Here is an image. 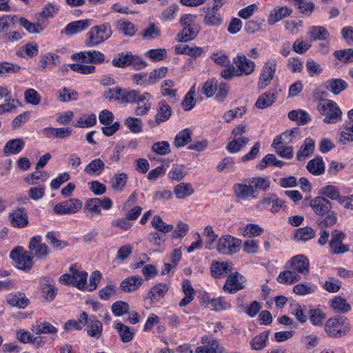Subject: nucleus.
I'll return each mask as SVG.
<instances>
[{
  "label": "nucleus",
  "mask_w": 353,
  "mask_h": 353,
  "mask_svg": "<svg viewBox=\"0 0 353 353\" xmlns=\"http://www.w3.org/2000/svg\"><path fill=\"white\" fill-rule=\"evenodd\" d=\"M334 57L345 63L353 62V48L336 50L334 52Z\"/></svg>",
  "instance_id": "nucleus-60"
},
{
  "label": "nucleus",
  "mask_w": 353,
  "mask_h": 353,
  "mask_svg": "<svg viewBox=\"0 0 353 353\" xmlns=\"http://www.w3.org/2000/svg\"><path fill=\"white\" fill-rule=\"evenodd\" d=\"M292 12L290 8L280 7L276 8L271 11L268 20L269 25H274L275 23L281 21L283 18L290 16Z\"/></svg>",
  "instance_id": "nucleus-24"
},
{
  "label": "nucleus",
  "mask_w": 353,
  "mask_h": 353,
  "mask_svg": "<svg viewBox=\"0 0 353 353\" xmlns=\"http://www.w3.org/2000/svg\"><path fill=\"white\" fill-rule=\"evenodd\" d=\"M269 336V332L265 331L256 335L250 341V345L252 350H261L265 346L266 341Z\"/></svg>",
  "instance_id": "nucleus-48"
},
{
  "label": "nucleus",
  "mask_w": 353,
  "mask_h": 353,
  "mask_svg": "<svg viewBox=\"0 0 353 353\" xmlns=\"http://www.w3.org/2000/svg\"><path fill=\"white\" fill-rule=\"evenodd\" d=\"M308 35L312 41H322L327 39L330 34L323 26H312L308 30Z\"/></svg>",
  "instance_id": "nucleus-41"
},
{
  "label": "nucleus",
  "mask_w": 353,
  "mask_h": 353,
  "mask_svg": "<svg viewBox=\"0 0 353 353\" xmlns=\"http://www.w3.org/2000/svg\"><path fill=\"white\" fill-rule=\"evenodd\" d=\"M324 87L334 94L338 95L347 88L348 84L341 79H331L325 82Z\"/></svg>",
  "instance_id": "nucleus-22"
},
{
  "label": "nucleus",
  "mask_w": 353,
  "mask_h": 353,
  "mask_svg": "<svg viewBox=\"0 0 353 353\" xmlns=\"http://www.w3.org/2000/svg\"><path fill=\"white\" fill-rule=\"evenodd\" d=\"M245 281V278L237 272L230 274L223 286V290L229 293H235L244 288Z\"/></svg>",
  "instance_id": "nucleus-9"
},
{
  "label": "nucleus",
  "mask_w": 353,
  "mask_h": 353,
  "mask_svg": "<svg viewBox=\"0 0 353 353\" xmlns=\"http://www.w3.org/2000/svg\"><path fill=\"white\" fill-rule=\"evenodd\" d=\"M219 9L208 8L205 11L204 17V23L208 26H218L223 23V19L221 15L217 12Z\"/></svg>",
  "instance_id": "nucleus-26"
},
{
  "label": "nucleus",
  "mask_w": 353,
  "mask_h": 353,
  "mask_svg": "<svg viewBox=\"0 0 353 353\" xmlns=\"http://www.w3.org/2000/svg\"><path fill=\"white\" fill-rule=\"evenodd\" d=\"M111 310L114 315L121 316L129 313L130 305L126 302L118 301L112 305Z\"/></svg>",
  "instance_id": "nucleus-57"
},
{
  "label": "nucleus",
  "mask_w": 353,
  "mask_h": 353,
  "mask_svg": "<svg viewBox=\"0 0 353 353\" xmlns=\"http://www.w3.org/2000/svg\"><path fill=\"white\" fill-rule=\"evenodd\" d=\"M130 55L131 52H127L125 54H119L117 57H114L112 63L114 66L118 68H125L130 65Z\"/></svg>",
  "instance_id": "nucleus-61"
},
{
  "label": "nucleus",
  "mask_w": 353,
  "mask_h": 353,
  "mask_svg": "<svg viewBox=\"0 0 353 353\" xmlns=\"http://www.w3.org/2000/svg\"><path fill=\"white\" fill-rule=\"evenodd\" d=\"M168 290L169 287L165 283H159L150 288L146 299H150L151 303H155L165 296Z\"/></svg>",
  "instance_id": "nucleus-18"
},
{
  "label": "nucleus",
  "mask_w": 353,
  "mask_h": 353,
  "mask_svg": "<svg viewBox=\"0 0 353 353\" xmlns=\"http://www.w3.org/2000/svg\"><path fill=\"white\" fill-rule=\"evenodd\" d=\"M128 179V175L124 172L114 174L112 179V188L114 190L122 191L127 183Z\"/></svg>",
  "instance_id": "nucleus-52"
},
{
  "label": "nucleus",
  "mask_w": 353,
  "mask_h": 353,
  "mask_svg": "<svg viewBox=\"0 0 353 353\" xmlns=\"http://www.w3.org/2000/svg\"><path fill=\"white\" fill-rule=\"evenodd\" d=\"M88 321V314L85 312H83L79 318L78 321L69 320L63 326V329L65 331L71 330H81Z\"/></svg>",
  "instance_id": "nucleus-29"
},
{
  "label": "nucleus",
  "mask_w": 353,
  "mask_h": 353,
  "mask_svg": "<svg viewBox=\"0 0 353 353\" xmlns=\"http://www.w3.org/2000/svg\"><path fill=\"white\" fill-rule=\"evenodd\" d=\"M318 111L325 116L323 122L336 123L341 119L342 111L336 102L330 99H321L317 105Z\"/></svg>",
  "instance_id": "nucleus-2"
},
{
  "label": "nucleus",
  "mask_w": 353,
  "mask_h": 353,
  "mask_svg": "<svg viewBox=\"0 0 353 353\" xmlns=\"http://www.w3.org/2000/svg\"><path fill=\"white\" fill-rule=\"evenodd\" d=\"M87 334L90 337L99 339L102 334L103 325L102 323L97 319L96 316L89 319Z\"/></svg>",
  "instance_id": "nucleus-31"
},
{
  "label": "nucleus",
  "mask_w": 353,
  "mask_h": 353,
  "mask_svg": "<svg viewBox=\"0 0 353 353\" xmlns=\"http://www.w3.org/2000/svg\"><path fill=\"white\" fill-rule=\"evenodd\" d=\"M152 225L157 231L163 233H168L171 232L174 227L172 225L166 224L163 221L161 217L159 215H155L152 221Z\"/></svg>",
  "instance_id": "nucleus-54"
},
{
  "label": "nucleus",
  "mask_w": 353,
  "mask_h": 353,
  "mask_svg": "<svg viewBox=\"0 0 353 353\" xmlns=\"http://www.w3.org/2000/svg\"><path fill=\"white\" fill-rule=\"evenodd\" d=\"M249 141L250 139L245 137H240L239 139H234L228 143L227 150L230 153H236L245 147Z\"/></svg>",
  "instance_id": "nucleus-50"
},
{
  "label": "nucleus",
  "mask_w": 353,
  "mask_h": 353,
  "mask_svg": "<svg viewBox=\"0 0 353 353\" xmlns=\"http://www.w3.org/2000/svg\"><path fill=\"white\" fill-rule=\"evenodd\" d=\"M151 98V94L149 92H144L141 94V97H139L137 101V107L135 110L137 115H144L151 108V103L149 102V99Z\"/></svg>",
  "instance_id": "nucleus-28"
},
{
  "label": "nucleus",
  "mask_w": 353,
  "mask_h": 353,
  "mask_svg": "<svg viewBox=\"0 0 353 353\" xmlns=\"http://www.w3.org/2000/svg\"><path fill=\"white\" fill-rule=\"evenodd\" d=\"M59 56L53 53H46L40 56L38 65L42 70H50L59 63Z\"/></svg>",
  "instance_id": "nucleus-25"
},
{
  "label": "nucleus",
  "mask_w": 353,
  "mask_h": 353,
  "mask_svg": "<svg viewBox=\"0 0 353 353\" xmlns=\"http://www.w3.org/2000/svg\"><path fill=\"white\" fill-rule=\"evenodd\" d=\"M8 219L12 226L23 228L28 223V216L24 208H16L9 213Z\"/></svg>",
  "instance_id": "nucleus-11"
},
{
  "label": "nucleus",
  "mask_w": 353,
  "mask_h": 353,
  "mask_svg": "<svg viewBox=\"0 0 353 353\" xmlns=\"http://www.w3.org/2000/svg\"><path fill=\"white\" fill-rule=\"evenodd\" d=\"M112 34L110 25L101 23L92 26L86 34L85 44L87 47H95L108 40Z\"/></svg>",
  "instance_id": "nucleus-1"
},
{
  "label": "nucleus",
  "mask_w": 353,
  "mask_h": 353,
  "mask_svg": "<svg viewBox=\"0 0 353 353\" xmlns=\"http://www.w3.org/2000/svg\"><path fill=\"white\" fill-rule=\"evenodd\" d=\"M28 248L34 250V257L39 259H46L49 254L48 247L41 243V236H34L30 239Z\"/></svg>",
  "instance_id": "nucleus-15"
},
{
  "label": "nucleus",
  "mask_w": 353,
  "mask_h": 353,
  "mask_svg": "<svg viewBox=\"0 0 353 353\" xmlns=\"http://www.w3.org/2000/svg\"><path fill=\"white\" fill-rule=\"evenodd\" d=\"M143 283V279L139 275H134L124 279L120 284L121 290L130 293L137 290Z\"/></svg>",
  "instance_id": "nucleus-19"
},
{
  "label": "nucleus",
  "mask_w": 353,
  "mask_h": 353,
  "mask_svg": "<svg viewBox=\"0 0 353 353\" xmlns=\"http://www.w3.org/2000/svg\"><path fill=\"white\" fill-rule=\"evenodd\" d=\"M199 31L200 26L197 24H192L189 27H185L177 34V41L179 42L190 41L197 37Z\"/></svg>",
  "instance_id": "nucleus-21"
},
{
  "label": "nucleus",
  "mask_w": 353,
  "mask_h": 353,
  "mask_svg": "<svg viewBox=\"0 0 353 353\" xmlns=\"http://www.w3.org/2000/svg\"><path fill=\"white\" fill-rule=\"evenodd\" d=\"M174 192L177 199H185L194 193V189L189 183H181L175 186Z\"/></svg>",
  "instance_id": "nucleus-44"
},
{
  "label": "nucleus",
  "mask_w": 353,
  "mask_h": 353,
  "mask_svg": "<svg viewBox=\"0 0 353 353\" xmlns=\"http://www.w3.org/2000/svg\"><path fill=\"white\" fill-rule=\"evenodd\" d=\"M39 285L43 299L47 301L54 300L58 291L54 281L50 277H42Z\"/></svg>",
  "instance_id": "nucleus-12"
},
{
  "label": "nucleus",
  "mask_w": 353,
  "mask_h": 353,
  "mask_svg": "<svg viewBox=\"0 0 353 353\" xmlns=\"http://www.w3.org/2000/svg\"><path fill=\"white\" fill-rule=\"evenodd\" d=\"M25 143L21 138L8 141L3 148V152L8 155L10 154H19L23 148Z\"/></svg>",
  "instance_id": "nucleus-32"
},
{
  "label": "nucleus",
  "mask_w": 353,
  "mask_h": 353,
  "mask_svg": "<svg viewBox=\"0 0 353 353\" xmlns=\"http://www.w3.org/2000/svg\"><path fill=\"white\" fill-rule=\"evenodd\" d=\"M171 108L168 103L164 100L160 101L158 104L157 113L155 116V122L159 125L168 121L171 116Z\"/></svg>",
  "instance_id": "nucleus-23"
},
{
  "label": "nucleus",
  "mask_w": 353,
  "mask_h": 353,
  "mask_svg": "<svg viewBox=\"0 0 353 353\" xmlns=\"http://www.w3.org/2000/svg\"><path fill=\"white\" fill-rule=\"evenodd\" d=\"M105 168V163L101 159L91 161L85 168L84 172L89 175H100Z\"/></svg>",
  "instance_id": "nucleus-39"
},
{
  "label": "nucleus",
  "mask_w": 353,
  "mask_h": 353,
  "mask_svg": "<svg viewBox=\"0 0 353 353\" xmlns=\"http://www.w3.org/2000/svg\"><path fill=\"white\" fill-rule=\"evenodd\" d=\"M192 140L191 132L186 128L180 131L175 137L174 144L176 148L185 146Z\"/></svg>",
  "instance_id": "nucleus-49"
},
{
  "label": "nucleus",
  "mask_w": 353,
  "mask_h": 353,
  "mask_svg": "<svg viewBox=\"0 0 353 353\" xmlns=\"http://www.w3.org/2000/svg\"><path fill=\"white\" fill-rule=\"evenodd\" d=\"M319 194L326 199L327 198L332 200H336L340 196V192L336 187L332 185H327L320 189Z\"/></svg>",
  "instance_id": "nucleus-56"
},
{
  "label": "nucleus",
  "mask_w": 353,
  "mask_h": 353,
  "mask_svg": "<svg viewBox=\"0 0 353 353\" xmlns=\"http://www.w3.org/2000/svg\"><path fill=\"white\" fill-rule=\"evenodd\" d=\"M290 263V268L296 272L307 274L310 272L309 260L304 255L299 254L292 257Z\"/></svg>",
  "instance_id": "nucleus-16"
},
{
  "label": "nucleus",
  "mask_w": 353,
  "mask_h": 353,
  "mask_svg": "<svg viewBox=\"0 0 353 353\" xmlns=\"http://www.w3.org/2000/svg\"><path fill=\"white\" fill-rule=\"evenodd\" d=\"M19 21L21 26L30 34L40 33L43 30V27L40 23H32L24 17H21Z\"/></svg>",
  "instance_id": "nucleus-58"
},
{
  "label": "nucleus",
  "mask_w": 353,
  "mask_h": 353,
  "mask_svg": "<svg viewBox=\"0 0 353 353\" xmlns=\"http://www.w3.org/2000/svg\"><path fill=\"white\" fill-rule=\"evenodd\" d=\"M314 150V141L311 138H307L301 146L296 154L298 161H302L313 153Z\"/></svg>",
  "instance_id": "nucleus-33"
},
{
  "label": "nucleus",
  "mask_w": 353,
  "mask_h": 353,
  "mask_svg": "<svg viewBox=\"0 0 353 353\" xmlns=\"http://www.w3.org/2000/svg\"><path fill=\"white\" fill-rule=\"evenodd\" d=\"M182 288L185 296L179 303V306L185 307L192 301L195 291L188 279L183 281Z\"/></svg>",
  "instance_id": "nucleus-34"
},
{
  "label": "nucleus",
  "mask_w": 353,
  "mask_h": 353,
  "mask_svg": "<svg viewBox=\"0 0 353 353\" xmlns=\"http://www.w3.org/2000/svg\"><path fill=\"white\" fill-rule=\"evenodd\" d=\"M82 208V202L77 199L72 198L60 202L54 205V212L57 214H72L77 212Z\"/></svg>",
  "instance_id": "nucleus-7"
},
{
  "label": "nucleus",
  "mask_w": 353,
  "mask_h": 353,
  "mask_svg": "<svg viewBox=\"0 0 353 353\" xmlns=\"http://www.w3.org/2000/svg\"><path fill=\"white\" fill-rule=\"evenodd\" d=\"M139 97H141V94L139 92L131 90H127L125 89H122V92H121L120 95V101L121 103H132L137 101Z\"/></svg>",
  "instance_id": "nucleus-47"
},
{
  "label": "nucleus",
  "mask_w": 353,
  "mask_h": 353,
  "mask_svg": "<svg viewBox=\"0 0 353 353\" xmlns=\"http://www.w3.org/2000/svg\"><path fill=\"white\" fill-rule=\"evenodd\" d=\"M70 272L74 274V286L78 289H83L85 287L88 274L85 271H79L74 266H71Z\"/></svg>",
  "instance_id": "nucleus-43"
},
{
  "label": "nucleus",
  "mask_w": 353,
  "mask_h": 353,
  "mask_svg": "<svg viewBox=\"0 0 353 353\" xmlns=\"http://www.w3.org/2000/svg\"><path fill=\"white\" fill-rule=\"evenodd\" d=\"M168 68L163 66L156 68L148 74L149 83L152 85L156 84L161 79L164 78L168 72Z\"/></svg>",
  "instance_id": "nucleus-55"
},
{
  "label": "nucleus",
  "mask_w": 353,
  "mask_h": 353,
  "mask_svg": "<svg viewBox=\"0 0 353 353\" xmlns=\"http://www.w3.org/2000/svg\"><path fill=\"white\" fill-rule=\"evenodd\" d=\"M300 279V275L294 270L283 271L279 274L276 279L279 283L285 285L294 283Z\"/></svg>",
  "instance_id": "nucleus-37"
},
{
  "label": "nucleus",
  "mask_w": 353,
  "mask_h": 353,
  "mask_svg": "<svg viewBox=\"0 0 353 353\" xmlns=\"http://www.w3.org/2000/svg\"><path fill=\"white\" fill-rule=\"evenodd\" d=\"M17 268L23 271H29L33 267V258L23 248L17 247L12 250L10 254Z\"/></svg>",
  "instance_id": "nucleus-5"
},
{
  "label": "nucleus",
  "mask_w": 353,
  "mask_h": 353,
  "mask_svg": "<svg viewBox=\"0 0 353 353\" xmlns=\"http://www.w3.org/2000/svg\"><path fill=\"white\" fill-rule=\"evenodd\" d=\"M124 124L133 133H139L142 131V122L138 118L128 117L125 120Z\"/></svg>",
  "instance_id": "nucleus-64"
},
{
  "label": "nucleus",
  "mask_w": 353,
  "mask_h": 353,
  "mask_svg": "<svg viewBox=\"0 0 353 353\" xmlns=\"http://www.w3.org/2000/svg\"><path fill=\"white\" fill-rule=\"evenodd\" d=\"M115 329L119 333L122 342L128 343L132 340L134 333L130 327L122 323H117L115 325Z\"/></svg>",
  "instance_id": "nucleus-42"
},
{
  "label": "nucleus",
  "mask_w": 353,
  "mask_h": 353,
  "mask_svg": "<svg viewBox=\"0 0 353 353\" xmlns=\"http://www.w3.org/2000/svg\"><path fill=\"white\" fill-rule=\"evenodd\" d=\"M196 93L195 87L192 86L189 92L185 94L183 101H182V107L185 111L192 110L196 104L194 96Z\"/></svg>",
  "instance_id": "nucleus-59"
},
{
  "label": "nucleus",
  "mask_w": 353,
  "mask_h": 353,
  "mask_svg": "<svg viewBox=\"0 0 353 353\" xmlns=\"http://www.w3.org/2000/svg\"><path fill=\"white\" fill-rule=\"evenodd\" d=\"M241 245V240L228 234L218 239L216 249L220 254L232 255L239 250Z\"/></svg>",
  "instance_id": "nucleus-4"
},
{
  "label": "nucleus",
  "mask_w": 353,
  "mask_h": 353,
  "mask_svg": "<svg viewBox=\"0 0 353 353\" xmlns=\"http://www.w3.org/2000/svg\"><path fill=\"white\" fill-rule=\"evenodd\" d=\"M232 271L231 263L213 261L210 266L211 275L214 279L225 277Z\"/></svg>",
  "instance_id": "nucleus-20"
},
{
  "label": "nucleus",
  "mask_w": 353,
  "mask_h": 353,
  "mask_svg": "<svg viewBox=\"0 0 353 353\" xmlns=\"http://www.w3.org/2000/svg\"><path fill=\"white\" fill-rule=\"evenodd\" d=\"M306 168L309 172L315 176H319L325 172V163L321 157L316 158L308 161Z\"/></svg>",
  "instance_id": "nucleus-27"
},
{
  "label": "nucleus",
  "mask_w": 353,
  "mask_h": 353,
  "mask_svg": "<svg viewBox=\"0 0 353 353\" xmlns=\"http://www.w3.org/2000/svg\"><path fill=\"white\" fill-rule=\"evenodd\" d=\"M7 303L13 307L23 309L28 306L29 300L23 294H10L7 298Z\"/></svg>",
  "instance_id": "nucleus-40"
},
{
  "label": "nucleus",
  "mask_w": 353,
  "mask_h": 353,
  "mask_svg": "<svg viewBox=\"0 0 353 353\" xmlns=\"http://www.w3.org/2000/svg\"><path fill=\"white\" fill-rule=\"evenodd\" d=\"M330 307L334 311L338 313L344 314L351 310V305L345 299L341 296H336L330 301Z\"/></svg>",
  "instance_id": "nucleus-36"
},
{
  "label": "nucleus",
  "mask_w": 353,
  "mask_h": 353,
  "mask_svg": "<svg viewBox=\"0 0 353 353\" xmlns=\"http://www.w3.org/2000/svg\"><path fill=\"white\" fill-rule=\"evenodd\" d=\"M203 52L201 47H190L187 45H176L175 46V53L181 54H188L192 57H198Z\"/></svg>",
  "instance_id": "nucleus-38"
},
{
  "label": "nucleus",
  "mask_w": 353,
  "mask_h": 353,
  "mask_svg": "<svg viewBox=\"0 0 353 353\" xmlns=\"http://www.w3.org/2000/svg\"><path fill=\"white\" fill-rule=\"evenodd\" d=\"M316 290V286L310 283H301L296 284L293 288V292L299 296H305L313 293Z\"/></svg>",
  "instance_id": "nucleus-51"
},
{
  "label": "nucleus",
  "mask_w": 353,
  "mask_h": 353,
  "mask_svg": "<svg viewBox=\"0 0 353 353\" xmlns=\"http://www.w3.org/2000/svg\"><path fill=\"white\" fill-rule=\"evenodd\" d=\"M345 238V234L339 230H334L332 232L329 245L333 254H341L350 250L349 245L343 243Z\"/></svg>",
  "instance_id": "nucleus-6"
},
{
  "label": "nucleus",
  "mask_w": 353,
  "mask_h": 353,
  "mask_svg": "<svg viewBox=\"0 0 353 353\" xmlns=\"http://www.w3.org/2000/svg\"><path fill=\"white\" fill-rule=\"evenodd\" d=\"M350 329L348 319L344 316L329 319L325 325L326 333L331 337L340 338L347 334Z\"/></svg>",
  "instance_id": "nucleus-3"
},
{
  "label": "nucleus",
  "mask_w": 353,
  "mask_h": 353,
  "mask_svg": "<svg viewBox=\"0 0 353 353\" xmlns=\"http://www.w3.org/2000/svg\"><path fill=\"white\" fill-rule=\"evenodd\" d=\"M276 69L275 61H268L263 67L262 72L259 77L258 87L259 89H264L268 86L274 78Z\"/></svg>",
  "instance_id": "nucleus-10"
},
{
  "label": "nucleus",
  "mask_w": 353,
  "mask_h": 353,
  "mask_svg": "<svg viewBox=\"0 0 353 353\" xmlns=\"http://www.w3.org/2000/svg\"><path fill=\"white\" fill-rule=\"evenodd\" d=\"M276 99L274 92H266L258 98L255 105L259 109H264L272 105Z\"/></svg>",
  "instance_id": "nucleus-45"
},
{
  "label": "nucleus",
  "mask_w": 353,
  "mask_h": 353,
  "mask_svg": "<svg viewBox=\"0 0 353 353\" xmlns=\"http://www.w3.org/2000/svg\"><path fill=\"white\" fill-rule=\"evenodd\" d=\"M353 142V128L348 125H343L339 132L337 143L347 145Z\"/></svg>",
  "instance_id": "nucleus-35"
},
{
  "label": "nucleus",
  "mask_w": 353,
  "mask_h": 353,
  "mask_svg": "<svg viewBox=\"0 0 353 353\" xmlns=\"http://www.w3.org/2000/svg\"><path fill=\"white\" fill-rule=\"evenodd\" d=\"M90 26L89 19H83L69 23L61 33L67 36H72L86 30Z\"/></svg>",
  "instance_id": "nucleus-17"
},
{
  "label": "nucleus",
  "mask_w": 353,
  "mask_h": 353,
  "mask_svg": "<svg viewBox=\"0 0 353 353\" xmlns=\"http://www.w3.org/2000/svg\"><path fill=\"white\" fill-rule=\"evenodd\" d=\"M78 93L74 90L63 88L58 95V98L61 102H68L70 101H76L77 99Z\"/></svg>",
  "instance_id": "nucleus-63"
},
{
  "label": "nucleus",
  "mask_w": 353,
  "mask_h": 353,
  "mask_svg": "<svg viewBox=\"0 0 353 353\" xmlns=\"http://www.w3.org/2000/svg\"><path fill=\"white\" fill-rule=\"evenodd\" d=\"M310 206L314 212L319 216L326 215L332 210V203L324 196H316L310 201Z\"/></svg>",
  "instance_id": "nucleus-13"
},
{
  "label": "nucleus",
  "mask_w": 353,
  "mask_h": 353,
  "mask_svg": "<svg viewBox=\"0 0 353 353\" xmlns=\"http://www.w3.org/2000/svg\"><path fill=\"white\" fill-rule=\"evenodd\" d=\"M315 236V231L313 228L306 226L297 229L294 238L298 241H307Z\"/></svg>",
  "instance_id": "nucleus-46"
},
{
  "label": "nucleus",
  "mask_w": 353,
  "mask_h": 353,
  "mask_svg": "<svg viewBox=\"0 0 353 353\" xmlns=\"http://www.w3.org/2000/svg\"><path fill=\"white\" fill-rule=\"evenodd\" d=\"M326 214V216L323 220L318 219L316 222L319 228L321 229L326 227H331L334 225L337 221L336 212L330 211Z\"/></svg>",
  "instance_id": "nucleus-62"
},
{
  "label": "nucleus",
  "mask_w": 353,
  "mask_h": 353,
  "mask_svg": "<svg viewBox=\"0 0 353 353\" xmlns=\"http://www.w3.org/2000/svg\"><path fill=\"white\" fill-rule=\"evenodd\" d=\"M117 28L125 36L132 37L136 33L134 25L128 21L119 20L117 22Z\"/></svg>",
  "instance_id": "nucleus-53"
},
{
  "label": "nucleus",
  "mask_w": 353,
  "mask_h": 353,
  "mask_svg": "<svg viewBox=\"0 0 353 353\" xmlns=\"http://www.w3.org/2000/svg\"><path fill=\"white\" fill-rule=\"evenodd\" d=\"M234 191L238 197L243 199L248 196L255 198L258 195L257 190L252 185L237 183L234 185Z\"/></svg>",
  "instance_id": "nucleus-30"
},
{
  "label": "nucleus",
  "mask_w": 353,
  "mask_h": 353,
  "mask_svg": "<svg viewBox=\"0 0 353 353\" xmlns=\"http://www.w3.org/2000/svg\"><path fill=\"white\" fill-rule=\"evenodd\" d=\"M201 343L204 346L198 347L195 353H223L225 350L216 339H210L208 336L202 337Z\"/></svg>",
  "instance_id": "nucleus-14"
},
{
  "label": "nucleus",
  "mask_w": 353,
  "mask_h": 353,
  "mask_svg": "<svg viewBox=\"0 0 353 353\" xmlns=\"http://www.w3.org/2000/svg\"><path fill=\"white\" fill-rule=\"evenodd\" d=\"M233 63L237 68L236 75L237 77L244 74L248 76L251 74L255 69V63L248 59L244 54H238L233 59Z\"/></svg>",
  "instance_id": "nucleus-8"
}]
</instances>
